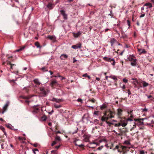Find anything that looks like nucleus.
Here are the masks:
<instances>
[{
  "label": "nucleus",
  "mask_w": 154,
  "mask_h": 154,
  "mask_svg": "<svg viewBox=\"0 0 154 154\" xmlns=\"http://www.w3.org/2000/svg\"><path fill=\"white\" fill-rule=\"evenodd\" d=\"M39 88L40 91L39 95L42 97L46 96L48 93V90L45 89L44 87H41Z\"/></svg>",
  "instance_id": "nucleus-3"
},
{
  "label": "nucleus",
  "mask_w": 154,
  "mask_h": 154,
  "mask_svg": "<svg viewBox=\"0 0 154 154\" xmlns=\"http://www.w3.org/2000/svg\"><path fill=\"white\" fill-rule=\"evenodd\" d=\"M109 7H111V9L110 10V14H109V15L111 17H112L113 16V15H112V7H114V8H115V7L112 6L111 5H110V6Z\"/></svg>",
  "instance_id": "nucleus-34"
},
{
  "label": "nucleus",
  "mask_w": 154,
  "mask_h": 154,
  "mask_svg": "<svg viewBox=\"0 0 154 154\" xmlns=\"http://www.w3.org/2000/svg\"><path fill=\"white\" fill-rule=\"evenodd\" d=\"M140 154H144V152L143 150H141L140 151Z\"/></svg>",
  "instance_id": "nucleus-57"
},
{
  "label": "nucleus",
  "mask_w": 154,
  "mask_h": 154,
  "mask_svg": "<svg viewBox=\"0 0 154 154\" xmlns=\"http://www.w3.org/2000/svg\"><path fill=\"white\" fill-rule=\"evenodd\" d=\"M54 107L55 108H60V107H61V105H56L55 104L54 105Z\"/></svg>",
  "instance_id": "nucleus-41"
},
{
  "label": "nucleus",
  "mask_w": 154,
  "mask_h": 154,
  "mask_svg": "<svg viewBox=\"0 0 154 154\" xmlns=\"http://www.w3.org/2000/svg\"><path fill=\"white\" fill-rule=\"evenodd\" d=\"M47 38L52 40L53 42H55L56 40V38L53 36L49 35L47 37Z\"/></svg>",
  "instance_id": "nucleus-17"
},
{
  "label": "nucleus",
  "mask_w": 154,
  "mask_h": 154,
  "mask_svg": "<svg viewBox=\"0 0 154 154\" xmlns=\"http://www.w3.org/2000/svg\"><path fill=\"white\" fill-rule=\"evenodd\" d=\"M13 57L12 56H10V57H8V61H13V60L12 59Z\"/></svg>",
  "instance_id": "nucleus-45"
},
{
  "label": "nucleus",
  "mask_w": 154,
  "mask_h": 154,
  "mask_svg": "<svg viewBox=\"0 0 154 154\" xmlns=\"http://www.w3.org/2000/svg\"><path fill=\"white\" fill-rule=\"evenodd\" d=\"M0 129L3 131L4 132L5 131V128L3 127L2 126H1L0 127Z\"/></svg>",
  "instance_id": "nucleus-49"
},
{
  "label": "nucleus",
  "mask_w": 154,
  "mask_h": 154,
  "mask_svg": "<svg viewBox=\"0 0 154 154\" xmlns=\"http://www.w3.org/2000/svg\"><path fill=\"white\" fill-rule=\"evenodd\" d=\"M143 119H134V120L135 121L134 125H133V127L130 130L132 131L134 129V128L136 127V125H141L143 124Z\"/></svg>",
  "instance_id": "nucleus-4"
},
{
  "label": "nucleus",
  "mask_w": 154,
  "mask_h": 154,
  "mask_svg": "<svg viewBox=\"0 0 154 154\" xmlns=\"http://www.w3.org/2000/svg\"><path fill=\"white\" fill-rule=\"evenodd\" d=\"M122 132L125 133L128 132V130L126 128H123L122 130H121Z\"/></svg>",
  "instance_id": "nucleus-31"
},
{
  "label": "nucleus",
  "mask_w": 154,
  "mask_h": 154,
  "mask_svg": "<svg viewBox=\"0 0 154 154\" xmlns=\"http://www.w3.org/2000/svg\"><path fill=\"white\" fill-rule=\"evenodd\" d=\"M127 59V60H125L126 61H129L132 62V61H134L135 60H137L135 57L133 55H129V56L128 57Z\"/></svg>",
  "instance_id": "nucleus-7"
},
{
  "label": "nucleus",
  "mask_w": 154,
  "mask_h": 154,
  "mask_svg": "<svg viewBox=\"0 0 154 154\" xmlns=\"http://www.w3.org/2000/svg\"><path fill=\"white\" fill-rule=\"evenodd\" d=\"M145 15V14H142L140 16V17H144Z\"/></svg>",
  "instance_id": "nucleus-62"
},
{
  "label": "nucleus",
  "mask_w": 154,
  "mask_h": 154,
  "mask_svg": "<svg viewBox=\"0 0 154 154\" xmlns=\"http://www.w3.org/2000/svg\"><path fill=\"white\" fill-rule=\"evenodd\" d=\"M106 122L107 124L109 125V126H111V125H113L114 126L116 127H118L120 126H122L123 127H125L126 126V124L123 123V120L122 119L120 121V122L117 124H115L114 123L110 122L109 121H106Z\"/></svg>",
  "instance_id": "nucleus-2"
},
{
  "label": "nucleus",
  "mask_w": 154,
  "mask_h": 154,
  "mask_svg": "<svg viewBox=\"0 0 154 154\" xmlns=\"http://www.w3.org/2000/svg\"><path fill=\"white\" fill-rule=\"evenodd\" d=\"M56 152V150H53L51 151V152L52 153H53L55 154Z\"/></svg>",
  "instance_id": "nucleus-59"
},
{
  "label": "nucleus",
  "mask_w": 154,
  "mask_h": 154,
  "mask_svg": "<svg viewBox=\"0 0 154 154\" xmlns=\"http://www.w3.org/2000/svg\"><path fill=\"white\" fill-rule=\"evenodd\" d=\"M103 60L108 62H113V63H112V64L113 66H114L115 64V60L114 59H111V58L108 57H105L103 58Z\"/></svg>",
  "instance_id": "nucleus-6"
},
{
  "label": "nucleus",
  "mask_w": 154,
  "mask_h": 154,
  "mask_svg": "<svg viewBox=\"0 0 154 154\" xmlns=\"http://www.w3.org/2000/svg\"><path fill=\"white\" fill-rule=\"evenodd\" d=\"M82 47V44L81 43H79L75 45H73L72 46V48L77 49L78 48H80Z\"/></svg>",
  "instance_id": "nucleus-8"
},
{
  "label": "nucleus",
  "mask_w": 154,
  "mask_h": 154,
  "mask_svg": "<svg viewBox=\"0 0 154 154\" xmlns=\"http://www.w3.org/2000/svg\"><path fill=\"white\" fill-rule=\"evenodd\" d=\"M9 104V102H8L6 103L5 105L3 107V111L2 112V114H4L5 112L6 111L7 109V108Z\"/></svg>",
  "instance_id": "nucleus-12"
},
{
  "label": "nucleus",
  "mask_w": 154,
  "mask_h": 154,
  "mask_svg": "<svg viewBox=\"0 0 154 154\" xmlns=\"http://www.w3.org/2000/svg\"><path fill=\"white\" fill-rule=\"evenodd\" d=\"M77 101L79 102H81V103H82V100L81 99V98H79L78 100H77Z\"/></svg>",
  "instance_id": "nucleus-51"
},
{
  "label": "nucleus",
  "mask_w": 154,
  "mask_h": 154,
  "mask_svg": "<svg viewBox=\"0 0 154 154\" xmlns=\"http://www.w3.org/2000/svg\"><path fill=\"white\" fill-rule=\"evenodd\" d=\"M57 83V81L53 80L51 82V86L53 87Z\"/></svg>",
  "instance_id": "nucleus-23"
},
{
  "label": "nucleus",
  "mask_w": 154,
  "mask_h": 154,
  "mask_svg": "<svg viewBox=\"0 0 154 154\" xmlns=\"http://www.w3.org/2000/svg\"><path fill=\"white\" fill-rule=\"evenodd\" d=\"M96 100L93 98H92L91 99H89L87 101V102H91L93 103H94L96 102Z\"/></svg>",
  "instance_id": "nucleus-22"
},
{
  "label": "nucleus",
  "mask_w": 154,
  "mask_h": 154,
  "mask_svg": "<svg viewBox=\"0 0 154 154\" xmlns=\"http://www.w3.org/2000/svg\"><path fill=\"white\" fill-rule=\"evenodd\" d=\"M108 119L107 117L106 116H105L104 115L101 118V120L102 121H107V120H108Z\"/></svg>",
  "instance_id": "nucleus-21"
},
{
  "label": "nucleus",
  "mask_w": 154,
  "mask_h": 154,
  "mask_svg": "<svg viewBox=\"0 0 154 154\" xmlns=\"http://www.w3.org/2000/svg\"><path fill=\"white\" fill-rule=\"evenodd\" d=\"M25 46L21 47L19 49L17 50L16 51V52H19L20 51H21L23 50L25 48Z\"/></svg>",
  "instance_id": "nucleus-37"
},
{
  "label": "nucleus",
  "mask_w": 154,
  "mask_h": 154,
  "mask_svg": "<svg viewBox=\"0 0 154 154\" xmlns=\"http://www.w3.org/2000/svg\"><path fill=\"white\" fill-rule=\"evenodd\" d=\"M144 6H148L149 8H151L152 7V4L151 3H146L145 4Z\"/></svg>",
  "instance_id": "nucleus-26"
},
{
  "label": "nucleus",
  "mask_w": 154,
  "mask_h": 154,
  "mask_svg": "<svg viewBox=\"0 0 154 154\" xmlns=\"http://www.w3.org/2000/svg\"><path fill=\"white\" fill-rule=\"evenodd\" d=\"M57 143V141L55 140L54 141H53L51 144V146H53L54 145L56 144Z\"/></svg>",
  "instance_id": "nucleus-46"
},
{
  "label": "nucleus",
  "mask_w": 154,
  "mask_h": 154,
  "mask_svg": "<svg viewBox=\"0 0 154 154\" xmlns=\"http://www.w3.org/2000/svg\"><path fill=\"white\" fill-rule=\"evenodd\" d=\"M123 81L125 83H127L128 82V80L125 79H123Z\"/></svg>",
  "instance_id": "nucleus-55"
},
{
  "label": "nucleus",
  "mask_w": 154,
  "mask_h": 154,
  "mask_svg": "<svg viewBox=\"0 0 154 154\" xmlns=\"http://www.w3.org/2000/svg\"><path fill=\"white\" fill-rule=\"evenodd\" d=\"M74 130H75L74 131H72V133L73 134H74L76 133H77V131L78 130V128L77 127L75 128Z\"/></svg>",
  "instance_id": "nucleus-38"
},
{
  "label": "nucleus",
  "mask_w": 154,
  "mask_h": 154,
  "mask_svg": "<svg viewBox=\"0 0 154 154\" xmlns=\"http://www.w3.org/2000/svg\"><path fill=\"white\" fill-rule=\"evenodd\" d=\"M72 60H73V63H75L76 61H77V60H75V57H73V58Z\"/></svg>",
  "instance_id": "nucleus-56"
},
{
  "label": "nucleus",
  "mask_w": 154,
  "mask_h": 154,
  "mask_svg": "<svg viewBox=\"0 0 154 154\" xmlns=\"http://www.w3.org/2000/svg\"><path fill=\"white\" fill-rule=\"evenodd\" d=\"M54 132L56 133V135H57V134H58V133H59V134L61 133V132L60 131H56V130H55L54 131Z\"/></svg>",
  "instance_id": "nucleus-48"
},
{
  "label": "nucleus",
  "mask_w": 154,
  "mask_h": 154,
  "mask_svg": "<svg viewBox=\"0 0 154 154\" xmlns=\"http://www.w3.org/2000/svg\"><path fill=\"white\" fill-rule=\"evenodd\" d=\"M34 82L35 84L37 85H40L41 83L39 82L38 80L37 79H35L34 81Z\"/></svg>",
  "instance_id": "nucleus-29"
},
{
  "label": "nucleus",
  "mask_w": 154,
  "mask_h": 154,
  "mask_svg": "<svg viewBox=\"0 0 154 154\" xmlns=\"http://www.w3.org/2000/svg\"><path fill=\"white\" fill-rule=\"evenodd\" d=\"M54 112V110H52L51 112H48V114L50 115H51Z\"/></svg>",
  "instance_id": "nucleus-58"
},
{
  "label": "nucleus",
  "mask_w": 154,
  "mask_h": 154,
  "mask_svg": "<svg viewBox=\"0 0 154 154\" xmlns=\"http://www.w3.org/2000/svg\"><path fill=\"white\" fill-rule=\"evenodd\" d=\"M116 42V40L114 38H112L110 41L111 46H112L113 44Z\"/></svg>",
  "instance_id": "nucleus-20"
},
{
  "label": "nucleus",
  "mask_w": 154,
  "mask_h": 154,
  "mask_svg": "<svg viewBox=\"0 0 154 154\" xmlns=\"http://www.w3.org/2000/svg\"><path fill=\"white\" fill-rule=\"evenodd\" d=\"M60 145H59V146H56L55 147V148L57 149L60 147Z\"/></svg>",
  "instance_id": "nucleus-60"
},
{
  "label": "nucleus",
  "mask_w": 154,
  "mask_h": 154,
  "mask_svg": "<svg viewBox=\"0 0 154 154\" xmlns=\"http://www.w3.org/2000/svg\"><path fill=\"white\" fill-rule=\"evenodd\" d=\"M35 45L37 47V48H40L41 47V46H40V44L38 42H36L35 43Z\"/></svg>",
  "instance_id": "nucleus-39"
},
{
  "label": "nucleus",
  "mask_w": 154,
  "mask_h": 154,
  "mask_svg": "<svg viewBox=\"0 0 154 154\" xmlns=\"http://www.w3.org/2000/svg\"><path fill=\"white\" fill-rule=\"evenodd\" d=\"M122 110L120 109H117V114L119 117H120L122 116Z\"/></svg>",
  "instance_id": "nucleus-16"
},
{
  "label": "nucleus",
  "mask_w": 154,
  "mask_h": 154,
  "mask_svg": "<svg viewBox=\"0 0 154 154\" xmlns=\"http://www.w3.org/2000/svg\"><path fill=\"white\" fill-rule=\"evenodd\" d=\"M130 22L129 20H127V24L128 25L129 28L130 27V26L131 25H130Z\"/></svg>",
  "instance_id": "nucleus-43"
},
{
  "label": "nucleus",
  "mask_w": 154,
  "mask_h": 154,
  "mask_svg": "<svg viewBox=\"0 0 154 154\" xmlns=\"http://www.w3.org/2000/svg\"><path fill=\"white\" fill-rule=\"evenodd\" d=\"M73 34L74 37L78 38L82 34V33L78 32L77 33H73Z\"/></svg>",
  "instance_id": "nucleus-14"
},
{
  "label": "nucleus",
  "mask_w": 154,
  "mask_h": 154,
  "mask_svg": "<svg viewBox=\"0 0 154 154\" xmlns=\"http://www.w3.org/2000/svg\"><path fill=\"white\" fill-rule=\"evenodd\" d=\"M127 92L128 94V95H129L131 94V92L129 89H128L127 90Z\"/></svg>",
  "instance_id": "nucleus-53"
},
{
  "label": "nucleus",
  "mask_w": 154,
  "mask_h": 154,
  "mask_svg": "<svg viewBox=\"0 0 154 154\" xmlns=\"http://www.w3.org/2000/svg\"><path fill=\"white\" fill-rule=\"evenodd\" d=\"M103 146H100L98 148V149L99 150H101L103 148Z\"/></svg>",
  "instance_id": "nucleus-52"
},
{
  "label": "nucleus",
  "mask_w": 154,
  "mask_h": 154,
  "mask_svg": "<svg viewBox=\"0 0 154 154\" xmlns=\"http://www.w3.org/2000/svg\"><path fill=\"white\" fill-rule=\"evenodd\" d=\"M137 60H135L134 61H132V62H131V65L133 66H136L137 64Z\"/></svg>",
  "instance_id": "nucleus-33"
},
{
  "label": "nucleus",
  "mask_w": 154,
  "mask_h": 154,
  "mask_svg": "<svg viewBox=\"0 0 154 154\" xmlns=\"http://www.w3.org/2000/svg\"><path fill=\"white\" fill-rule=\"evenodd\" d=\"M83 77H87L88 76V75L87 73H86V74H84L83 75Z\"/></svg>",
  "instance_id": "nucleus-63"
},
{
  "label": "nucleus",
  "mask_w": 154,
  "mask_h": 154,
  "mask_svg": "<svg viewBox=\"0 0 154 154\" xmlns=\"http://www.w3.org/2000/svg\"><path fill=\"white\" fill-rule=\"evenodd\" d=\"M106 107V106L105 105H102L100 107V109L101 110H103Z\"/></svg>",
  "instance_id": "nucleus-40"
},
{
  "label": "nucleus",
  "mask_w": 154,
  "mask_h": 154,
  "mask_svg": "<svg viewBox=\"0 0 154 154\" xmlns=\"http://www.w3.org/2000/svg\"><path fill=\"white\" fill-rule=\"evenodd\" d=\"M62 77V76L60 75L59 74H58L57 75H54L52 76H51V77L52 78V77Z\"/></svg>",
  "instance_id": "nucleus-44"
},
{
  "label": "nucleus",
  "mask_w": 154,
  "mask_h": 154,
  "mask_svg": "<svg viewBox=\"0 0 154 154\" xmlns=\"http://www.w3.org/2000/svg\"><path fill=\"white\" fill-rule=\"evenodd\" d=\"M24 90H25V91H26L27 92H28V91H29V90L28 89H27V88H24Z\"/></svg>",
  "instance_id": "nucleus-54"
},
{
  "label": "nucleus",
  "mask_w": 154,
  "mask_h": 154,
  "mask_svg": "<svg viewBox=\"0 0 154 154\" xmlns=\"http://www.w3.org/2000/svg\"><path fill=\"white\" fill-rule=\"evenodd\" d=\"M109 78L112 79H113V80H115V82H116V81H117L118 80V79L117 78L116 76H112L111 75L110 76H109Z\"/></svg>",
  "instance_id": "nucleus-24"
},
{
  "label": "nucleus",
  "mask_w": 154,
  "mask_h": 154,
  "mask_svg": "<svg viewBox=\"0 0 154 154\" xmlns=\"http://www.w3.org/2000/svg\"><path fill=\"white\" fill-rule=\"evenodd\" d=\"M54 5L51 3H49L47 5V8L49 9H52L54 7Z\"/></svg>",
  "instance_id": "nucleus-19"
},
{
  "label": "nucleus",
  "mask_w": 154,
  "mask_h": 154,
  "mask_svg": "<svg viewBox=\"0 0 154 154\" xmlns=\"http://www.w3.org/2000/svg\"><path fill=\"white\" fill-rule=\"evenodd\" d=\"M6 126H7V127L8 128H11V127L10 126V125H6Z\"/></svg>",
  "instance_id": "nucleus-61"
},
{
  "label": "nucleus",
  "mask_w": 154,
  "mask_h": 154,
  "mask_svg": "<svg viewBox=\"0 0 154 154\" xmlns=\"http://www.w3.org/2000/svg\"><path fill=\"white\" fill-rule=\"evenodd\" d=\"M40 108V106L38 105L34 106L32 108V112L34 114L36 115L38 117L41 116Z\"/></svg>",
  "instance_id": "nucleus-1"
},
{
  "label": "nucleus",
  "mask_w": 154,
  "mask_h": 154,
  "mask_svg": "<svg viewBox=\"0 0 154 154\" xmlns=\"http://www.w3.org/2000/svg\"><path fill=\"white\" fill-rule=\"evenodd\" d=\"M68 56L66 54H62L60 57V59L62 60H64L65 59L67 58Z\"/></svg>",
  "instance_id": "nucleus-15"
},
{
  "label": "nucleus",
  "mask_w": 154,
  "mask_h": 154,
  "mask_svg": "<svg viewBox=\"0 0 154 154\" xmlns=\"http://www.w3.org/2000/svg\"><path fill=\"white\" fill-rule=\"evenodd\" d=\"M121 88H122L123 91H125V85H123L121 87Z\"/></svg>",
  "instance_id": "nucleus-47"
},
{
  "label": "nucleus",
  "mask_w": 154,
  "mask_h": 154,
  "mask_svg": "<svg viewBox=\"0 0 154 154\" xmlns=\"http://www.w3.org/2000/svg\"><path fill=\"white\" fill-rule=\"evenodd\" d=\"M41 69L43 71V72H46L48 71L47 68L46 67H43Z\"/></svg>",
  "instance_id": "nucleus-35"
},
{
  "label": "nucleus",
  "mask_w": 154,
  "mask_h": 154,
  "mask_svg": "<svg viewBox=\"0 0 154 154\" xmlns=\"http://www.w3.org/2000/svg\"><path fill=\"white\" fill-rule=\"evenodd\" d=\"M138 50L140 54H145L146 52L144 49H138Z\"/></svg>",
  "instance_id": "nucleus-18"
},
{
  "label": "nucleus",
  "mask_w": 154,
  "mask_h": 154,
  "mask_svg": "<svg viewBox=\"0 0 154 154\" xmlns=\"http://www.w3.org/2000/svg\"><path fill=\"white\" fill-rule=\"evenodd\" d=\"M79 139H75L74 140L73 143L75 144V146H78L80 147H82L84 146V145L82 144H78L77 143V142L79 141Z\"/></svg>",
  "instance_id": "nucleus-10"
},
{
  "label": "nucleus",
  "mask_w": 154,
  "mask_h": 154,
  "mask_svg": "<svg viewBox=\"0 0 154 154\" xmlns=\"http://www.w3.org/2000/svg\"><path fill=\"white\" fill-rule=\"evenodd\" d=\"M143 86L144 87H146L149 84L147 83L145 81H143Z\"/></svg>",
  "instance_id": "nucleus-32"
},
{
  "label": "nucleus",
  "mask_w": 154,
  "mask_h": 154,
  "mask_svg": "<svg viewBox=\"0 0 154 154\" xmlns=\"http://www.w3.org/2000/svg\"><path fill=\"white\" fill-rule=\"evenodd\" d=\"M47 119L46 116L44 115L41 117V120L42 121H45Z\"/></svg>",
  "instance_id": "nucleus-27"
},
{
  "label": "nucleus",
  "mask_w": 154,
  "mask_h": 154,
  "mask_svg": "<svg viewBox=\"0 0 154 154\" xmlns=\"http://www.w3.org/2000/svg\"><path fill=\"white\" fill-rule=\"evenodd\" d=\"M131 117L128 118V119H126V118H124V119H122V120H123V123H125L126 124V125L128 123V121H133V120L131 119Z\"/></svg>",
  "instance_id": "nucleus-11"
},
{
  "label": "nucleus",
  "mask_w": 154,
  "mask_h": 154,
  "mask_svg": "<svg viewBox=\"0 0 154 154\" xmlns=\"http://www.w3.org/2000/svg\"><path fill=\"white\" fill-rule=\"evenodd\" d=\"M7 63L8 65H11V69H12V68L13 66L15 65V64H12L11 63V61L7 60Z\"/></svg>",
  "instance_id": "nucleus-28"
},
{
  "label": "nucleus",
  "mask_w": 154,
  "mask_h": 154,
  "mask_svg": "<svg viewBox=\"0 0 154 154\" xmlns=\"http://www.w3.org/2000/svg\"><path fill=\"white\" fill-rule=\"evenodd\" d=\"M18 139L20 140H23V138L20 137H18Z\"/></svg>",
  "instance_id": "nucleus-64"
},
{
  "label": "nucleus",
  "mask_w": 154,
  "mask_h": 154,
  "mask_svg": "<svg viewBox=\"0 0 154 154\" xmlns=\"http://www.w3.org/2000/svg\"><path fill=\"white\" fill-rule=\"evenodd\" d=\"M51 101L53 102H55L57 103H59L62 102L63 101V100L62 99H58L54 97H53L51 100Z\"/></svg>",
  "instance_id": "nucleus-9"
},
{
  "label": "nucleus",
  "mask_w": 154,
  "mask_h": 154,
  "mask_svg": "<svg viewBox=\"0 0 154 154\" xmlns=\"http://www.w3.org/2000/svg\"><path fill=\"white\" fill-rule=\"evenodd\" d=\"M61 14L63 15L64 18L65 19H67V15L65 14V11L62 10L60 11Z\"/></svg>",
  "instance_id": "nucleus-13"
},
{
  "label": "nucleus",
  "mask_w": 154,
  "mask_h": 154,
  "mask_svg": "<svg viewBox=\"0 0 154 154\" xmlns=\"http://www.w3.org/2000/svg\"><path fill=\"white\" fill-rule=\"evenodd\" d=\"M33 152L35 154H36L35 151H38V150L37 149H35L33 150Z\"/></svg>",
  "instance_id": "nucleus-50"
},
{
  "label": "nucleus",
  "mask_w": 154,
  "mask_h": 154,
  "mask_svg": "<svg viewBox=\"0 0 154 154\" xmlns=\"http://www.w3.org/2000/svg\"><path fill=\"white\" fill-rule=\"evenodd\" d=\"M124 144L129 145L130 144V142L128 140H126L124 142Z\"/></svg>",
  "instance_id": "nucleus-42"
},
{
  "label": "nucleus",
  "mask_w": 154,
  "mask_h": 154,
  "mask_svg": "<svg viewBox=\"0 0 154 154\" xmlns=\"http://www.w3.org/2000/svg\"><path fill=\"white\" fill-rule=\"evenodd\" d=\"M55 140L57 142H60L61 140V139L60 137L59 136L57 135H56V136L55 137Z\"/></svg>",
  "instance_id": "nucleus-25"
},
{
  "label": "nucleus",
  "mask_w": 154,
  "mask_h": 154,
  "mask_svg": "<svg viewBox=\"0 0 154 154\" xmlns=\"http://www.w3.org/2000/svg\"><path fill=\"white\" fill-rule=\"evenodd\" d=\"M120 148L122 149V150H125L126 151L127 149L128 148V147L125 146L121 145Z\"/></svg>",
  "instance_id": "nucleus-30"
},
{
  "label": "nucleus",
  "mask_w": 154,
  "mask_h": 154,
  "mask_svg": "<svg viewBox=\"0 0 154 154\" xmlns=\"http://www.w3.org/2000/svg\"><path fill=\"white\" fill-rule=\"evenodd\" d=\"M133 110H131L130 112H128V113L130 115V117L131 118H133V114L132 113Z\"/></svg>",
  "instance_id": "nucleus-36"
},
{
  "label": "nucleus",
  "mask_w": 154,
  "mask_h": 154,
  "mask_svg": "<svg viewBox=\"0 0 154 154\" xmlns=\"http://www.w3.org/2000/svg\"><path fill=\"white\" fill-rule=\"evenodd\" d=\"M115 112L110 110L106 111L104 113V116H106L108 119L114 118V116Z\"/></svg>",
  "instance_id": "nucleus-5"
}]
</instances>
